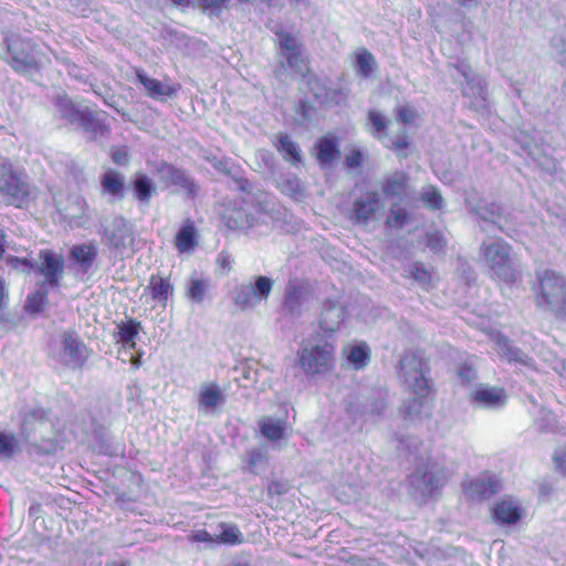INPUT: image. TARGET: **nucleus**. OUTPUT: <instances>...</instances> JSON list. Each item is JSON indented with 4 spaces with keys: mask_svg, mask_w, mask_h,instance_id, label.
I'll return each instance as SVG.
<instances>
[{
    "mask_svg": "<svg viewBox=\"0 0 566 566\" xmlns=\"http://www.w3.org/2000/svg\"><path fill=\"white\" fill-rule=\"evenodd\" d=\"M200 156L209 163L218 172L232 179L235 189L245 193V202L255 203L259 211H265L269 203L270 193L253 185L243 176L242 168L234 164L230 158L220 156L210 149H201Z\"/></svg>",
    "mask_w": 566,
    "mask_h": 566,
    "instance_id": "f257e3e1",
    "label": "nucleus"
},
{
    "mask_svg": "<svg viewBox=\"0 0 566 566\" xmlns=\"http://www.w3.org/2000/svg\"><path fill=\"white\" fill-rule=\"evenodd\" d=\"M297 361L307 376L329 374L336 366V346L321 336L308 339L297 350Z\"/></svg>",
    "mask_w": 566,
    "mask_h": 566,
    "instance_id": "f03ea898",
    "label": "nucleus"
},
{
    "mask_svg": "<svg viewBox=\"0 0 566 566\" xmlns=\"http://www.w3.org/2000/svg\"><path fill=\"white\" fill-rule=\"evenodd\" d=\"M511 245L501 238H494L483 241L480 252L493 275L504 283H515L520 281L522 266L515 256L511 253Z\"/></svg>",
    "mask_w": 566,
    "mask_h": 566,
    "instance_id": "7ed1b4c3",
    "label": "nucleus"
},
{
    "mask_svg": "<svg viewBox=\"0 0 566 566\" xmlns=\"http://www.w3.org/2000/svg\"><path fill=\"white\" fill-rule=\"evenodd\" d=\"M32 186L28 175L8 160H0V203L17 208L30 201Z\"/></svg>",
    "mask_w": 566,
    "mask_h": 566,
    "instance_id": "20e7f679",
    "label": "nucleus"
},
{
    "mask_svg": "<svg viewBox=\"0 0 566 566\" xmlns=\"http://www.w3.org/2000/svg\"><path fill=\"white\" fill-rule=\"evenodd\" d=\"M101 226L106 245L109 249L123 252L132 248L135 238L133 229L126 219L119 216L104 218L101 220Z\"/></svg>",
    "mask_w": 566,
    "mask_h": 566,
    "instance_id": "39448f33",
    "label": "nucleus"
},
{
    "mask_svg": "<svg viewBox=\"0 0 566 566\" xmlns=\"http://www.w3.org/2000/svg\"><path fill=\"white\" fill-rule=\"evenodd\" d=\"M34 264V273L42 275L45 283H59L66 266L63 253L53 249H41Z\"/></svg>",
    "mask_w": 566,
    "mask_h": 566,
    "instance_id": "423d86ee",
    "label": "nucleus"
},
{
    "mask_svg": "<svg viewBox=\"0 0 566 566\" xmlns=\"http://www.w3.org/2000/svg\"><path fill=\"white\" fill-rule=\"evenodd\" d=\"M7 49L10 55L11 66L21 73H28L38 69L33 48L30 41L18 35L7 38Z\"/></svg>",
    "mask_w": 566,
    "mask_h": 566,
    "instance_id": "0eeeda50",
    "label": "nucleus"
},
{
    "mask_svg": "<svg viewBox=\"0 0 566 566\" xmlns=\"http://www.w3.org/2000/svg\"><path fill=\"white\" fill-rule=\"evenodd\" d=\"M98 251L93 243H82L73 245L67 253V268L83 280L96 261Z\"/></svg>",
    "mask_w": 566,
    "mask_h": 566,
    "instance_id": "6e6552de",
    "label": "nucleus"
},
{
    "mask_svg": "<svg viewBox=\"0 0 566 566\" xmlns=\"http://www.w3.org/2000/svg\"><path fill=\"white\" fill-rule=\"evenodd\" d=\"M412 394L415 395L407 405L401 409L405 419H410L413 416L421 413L427 399L433 400L434 392L430 385V379L422 373L417 377L412 384Z\"/></svg>",
    "mask_w": 566,
    "mask_h": 566,
    "instance_id": "1a4fd4ad",
    "label": "nucleus"
},
{
    "mask_svg": "<svg viewBox=\"0 0 566 566\" xmlns=\"http://www.w3.org/2000/svg\"><path fill=\"white\" fill-rule=\"evenodd\" d=\"M76 128H81L88 135V139L107 138L111 134V126L107 123V114L103 111H92L84 107V113Z\"/></svg>",
    "mask_w": 566,
    "mask_h": 566,
    "instance_id": "9d476101",
    "label": "nucleus"
},
{
    "mask_svg": "<svg viewBox=\"0 0 566 566\" xmlns=\"http://www.w3.org/2000/svg\"><path fill=\"white\" fill-rule=\"evenodd\" d=\"M381 208L380 195L377 191H368L354 201L350 218L358 224H367Z\"/></svg>",
    "mask_w": 566,
    "mask_h": 566,
    "instance_id": "9b49d317",
    "label": "nucleus"
},
{
    "mask_svg": "<svg viewBox=\"0 0 566 566\" xmlns=\"http://www.w3.org/2000/svg\"><path fill=\"white\" fill-rule=\"evenodd\" d=\"M159 172L164 181L181 188L188 199H193L198 196L200 186L186 170L169 164H163Z\"/></svg>",
    "mask_w": 566,
    "mask_h": 566,
    "instance_id": "f8f14e48",
    "label": "nucleus"
},
{
    "mask_svg": "<svg viewBox=\"0 0 566 566\" xmlns=\"http://www.w3.org/2000/svg\"><path fill=\"white\" fill-rule=\"evenodd\" d=\"M465 205L471 213H474L481 222L485 224L497 226L500 230V221L504 218L503 208L495 202H488L473 196L465 198Z\"/></svg>",
    "mask_w": 566,
    "mask_h": 566,
    "instance_id": "ddd939ff",
    "label": "nucleus"
},
{
    "mask_svg": "<svg viewBox=\"0 0 566 566\" xmlns=\"http://www.w3.org/2000/svg\"><path fill=\"white\" fill-rule=\"evenodd\" d=\"M500 489L501 481L497 476L483 473L481 476L471 480L464 491L470 499L483 501L494 496Z\"/></svg>",
    "mask_w": 566,
    "mask_h": 566,
    "instance_id": "4468645a",
    "label": "nucleus"
},
{
    "mask_svg": "<svg viewBox=\"0 0 566 566\" xmlns=\"http://www.w3.org/2000/svg\"><path fill=\"white\" fill-rule=\"evenodd\" d=\"M242 202L245 206H251L253 211H248L245 208H240L237 211H233L230 214H226L227 226L231 229H245L253 227L258 221V214L266 213L270 211L271 196L269 197V203L265 211H259L255 207V203L245 202L244 198H247L245 193H242Z\"/></svg>",
    "mask_w": 566,
    "mask_h": 566,
    "instance_id": "2eb2a0df",
    "label": "nucleus"
},
{
    "mask_svg": "<svg viewBox=\"0 0 566 566\" xmlns=\"http://www.w3.org/2000/svg\"><path fill=\"white\" fill-rule=\"evenodd\" d=\"M471 401L486 408L504 406L506 392L502 387L479 386L470 395Z\"/></svg>",
    "mask_w": 566,
    "mask_h": 566,
    "instance_id": "dca6fc26",
    "label": "nucleus"
},
{
    "mask_svg": "<svg viewBox=\"0 0 566 566\" xmlns=\"http://www.w3.org/2000/svg\"><path fill=\"white\" fill-rule=\"evenodd\" d=\"M63 349L69 355L70 361L74 368H82L90 356V349L84 342L73 333L63 335Z\"/></svg>",
    "mask_w": 566,
    "mask_h": 566,
    "instance_id": "f3484780",
    "label": "nucleus"
},
{
    "mask_svg": "<svg viewBox=\"0 0 566 566\" xmlns=\"http://www.w3.org/2000/svg\"><path fill=\"white\" fill-rule=\"evenodd\" d=\"M522 507L509 496L497 501L492 509V517L500 524H515L522 517Z\"/></svg>",
    "mask_w": 566,
    "mask_h": 566,
    "instance_id": "a211bd4d",
    "label": "nucleus"
},
{
    "mask_svg": "<svg viewBox=\"0 0 566 566\" xmlns=\"http://www.w3.org/2000/svg\"><path fill=\"white\" fill-rule=\"evenodd\" d=\"M410 177L402 170H396L387 175L381 182V190L386 198L402 199L409 188Z\"/></svg>",
    "mask_w": 566,
    "mask_h": 566,
    "instance_id": "6ab92c4d",
    "label": "nucleus"
},
{
    "mask_svg": "<svg viewBox=\"0 0 566 566\" xmlns=\"http://www.w3.org/2000/svg\"><path fill=\"white\" fill-rule=\"evenodd\" d=\"M342 355L355 370H360L369 364L371 350L367 343L358 342L347 344L343 348Z\"/></svg>",
    "mask_w": 566,
    "mask_h": 566,
    "instance_id": "aec40b11",
    "label": "nucleus"
},
{
    "mask_svg": "<svg viewBox=\"0 0 566 566\" xmlns=\"http://www.w3.org/2000/svg\"><path fill=\"white\" fill-rule=\"evenodd\" d=\"M54 106L59 117L75 127L78 125L85 107L75 104L65 93L55 96Z\"/></svg>",
    "mask_w": 566,
    "mask_h": 566,
    "instance_id": "412c9836",
    "label": "nucleus"
},
{
    "mask_svg": "<svg viewBox=\"0 0 566 566\" xmlns=\"http://www.w3.org/2000/svg\"><path fill=\"white\" fill-rule=\"evenodd\" d=\"M541 292L536 295L537 305L547 307L552 311L566 314V293L563 289H556L557 285H549L552 291H546L545 285H539Z\"/></svg>",
    "mask_w": 566,
    "mask_h": 566,
    "instance_id": "4be33fe9",
    "label": "nucleus"
},
{
    "mask_svg": "<svg viewBox=\"0 0 566 566\" xmlns=\"http://www.w3.org/2000/svg\"><path fill=\"white\" fill-rule=\"evenodd\" d=\"M101 187L104 195L111 196L114 200H122L125 196V177L114 169H107L101 176Z\"/></svg>",
    "mask_w": 566,
    "mask_h": 566,
    "instance_id": "5701e85b",
    "label": "nucleus"
},
{
    "mask_svg": "<svg viewBox=\"0 0 566 566\" xmlns=\"http://www.w3.org/2000/svg\"><path fill=\"white\" fill-rule=\"evenodd\" d=\"M418 472L430 493L440 492L448 481L447 470L444 468H437L436 462L431 467L423 465L418 468Z\"/></svg>",
    "mask_w": 566,
    "mask_h": 566,
    "instance_id": "b1692460",
    "label": "nucleus"
},
{
    "mask_svg": "<svg viewBox=\"0 0 566 566\" xmlns=\"http://www.w3.org/2000/svg\"><path fill=\"white\" fill-rule=\"evenodd\" d=\"M272 285H249L248 289L239 291L235 295V305L243 311L254 306L270 294Z\"/></svg>",
    "mask_w": 566,
    "mask_h": 566,
    "instance_id": "393cba45",
    "label": "nucleus"
},
{
    "mask_svg": "<svg viewBox=\"0 0 566 566\" xmlns=\"http://www.w3.org/2000/svg\"><path fill=\"white\" fill-rule=\"evenodd\" d=\"M316 159L322 168H329L339 157L340 151L335 138L322 137L315 145Z\"/></svg>",
    "mask_w": 566,
    "mask_h": 566,
    "instance_id": "a878e982",
    "label": "nucleus"
},
{
    "mask_svg": "<svg viewBox=\"0 0 566 566\" xmlns=\"http://www.w3.org/2000/svg\"><path fill=\"white\" fill-rule=\"evenodd\" d=\"M345 308L336 303H327L322 311L319 326L324 332L337 331L345 319Z\"/></svg>",
    "mask_w": 566,
    "mask_h": 566,
    "instance_id": "bb28decb",
    "label": "nucleus"
},
{
    "mask_svg": "<svg viewBox=\"0 0 566 566\" xmlns=\"http://www.w3.org/2000/svg\"><path fill=\"white\" fill-rule=\"evenodd\" d=\"M276 149L284 160L291 165L297 166L302 163L303 157L301 148L289 135L280 134L277 136Z\"/></svg>",
    "mask_w": 566,
    "mask_h": 566,
    "instance_id": "cd10ccee",
    "label": "nucleus"
},
{
    "mask_svg": "<svg viewBox=\"0 0 566 566\" xmlns=\"http://www.w3.org/2000/svg\"><path fill=\"white\" fill-rule=\"evenodd\" d=\"M137 78L153 98L174 96L177 88L147 76L143 71H137Z\"/></svg>",
    "mask_w": 566,
    "mask_h": 566,
    "instance_id": "c85d7f7f",
    "label": "nucleus"
},
{
    "mask_svg": "<svg viewBox=\"0 0 566 566\" xmlns=\"http://www.w3.org/2000/svg\"><path fill=\"white\" fill-rule=\"evenodd\" d=\"M197 245V230L192 220L187 219L176 235L179 252H189Z\"/></svg>",
    "mask_w": 566,
    "mask_h": 566,
    "instance_id": "c756f323",
    "label": "nucleus"
},
{
    "mask_svg": "<svg viewBox=\"0 0 566 566\" xmlns=\"http://www.w3.org/2000/svg\"><path fill=\"white\" fill-rule=\"evenodd\" d=\"M133 190L137 200L148 203L154 193H156V185L144 174H136L133 180Z\"/></svg>",
    "mask_w": 566,
    "mask_h": 566,
    "instance_id": "7c9ffc66",
    "label": "nucleus"
},
{
    "mask_svg": "<svg viewBox=\"0 0 566 566\" xmlns=\"http://www.w3.org/2000/svg\"><path fill=\"white\" fill-rule=\"evenodd\" d=\"M221 532L214 535V544L239 545L244 542L243 534L235 524L222 522L219 524Z\"/></svg>",
    "mask_w": 566,
    "mask_h": 566,
    "instance_id": "2f4dec72",
    "label": "nucleus"
},
{
    "mask_svg": "<svg viewBox=\"0 0 566 566\" xmlns=\"http://www.w3.org/2000/svg\"><path fill=\"white\" fill-rule=\"evenodd\" d=\"M261 433L271 441H277L283 438L285 423L283 420H274L271 417H263L260 420Z\"/></svg>",
    "mask_w": 566,
    "mask_h": 566,
    "instance_id": "473e14b6",
    "label": "nucleus"
},
{
    "mask_svg": "<svg viewBox=\"0 0 566 566\" xmlns=\"http://www.w3.org/2000/svg\"><path fill=\"white\" fill-rule=\"evenodd\" d=\"M118 342L124 345L135 347V338L139 334L140 323L136 319H128L117 325Z\"/></svg>",
    "mask_w": 566,
    "mask_h": 566,
    "instance_id": "72a5a7b5",
    "label": "nucleus"
},
{
    "mask_svg": "<svg viewBox=\"0 0 566 566\" xmlns=\"http://www.w3.org/2000/svg\"><path fill=\"white\" fill-rule=\"evenodd\" d=\"M223 401V396L217 384H209L200 392V405L203 408H213Z\"/></svg>",
    "mask_w": 566,
    "mask_h": 566,
    "instance_id": "f704fd0d",
    "label": "nucleus"
},
{
    "mask_svg": "<svg viewBox=\"0 0 566 566\" xmlns=\"http://www.w3.org/2000/svg\"><path fill=\"white\" fill-rule=\"evenodd\" d=\"M349 95V87L346 85H339L336 87H332L328 85L326 97H324L322 105L323 106H336L345 103Z\"/></svg>",
    "mask_w": 566,
    "mask_h": 566,
    "instance_id": "c9c22d12",
    "label": "nucleus"
},
{
    "mask_svg": "<svg viewBox=\"0 0 566 566\" xmlns=\"http://www.w3.org/2000/svg\"><path fill=\"white\" fill-rule=\"evenodd\" d=\"M328 85L329 81L327 78H321L317 75H310L307 78L308 92L319 105H322L324 97H326Z\"/></svg>",
    "mask_w": 566,
    "mask_h": 566,
    "instance_id": "e433bc0d",
    "label": "nucleus"
},
{
    "mask_svg": "<svg viewBox=\"0 0 566 566\" xmlns=\"http://www.w3.org/2000/svg\"><path fill=\"white\" fill-rule=\"evenodd\" d=\"M279 187L283 193L293 198H300L304 193L301 180L293 175L282 177L279 180Z\"/></svg>",
    "mask_w": 566,
    "mask_h": 566,
    "instance_id": "4c0bfd02",
    "label": "nucleus"
},
{
    "mask_svg": "<svg viewBox=\"0 0 566 566\" xmlns=\"http://www.w3.org/2000/svg\"><path fill=\"white\" fill-rule=\"evenodd\" d=\"M48 304V290L41 289L28 297L25 311L32 315L42 313Z\"/></svg>",
    "mask_w": 566,
    "mask_h": 566,
    "instance_id": "58836bf2",
    "label": "nucleus"
},
{
    "mask_svg": "<svg viewBox=\"0 0 566 566\" xmlns=\"http://www.w3.org/2000/svg\"><path fill=\"white\" fill-rule=\"evenodd\" d=\"M376 66V60L374 55L368 52L367 50H364L359 54H357L356 57V72L367 78L371 75L374 67Z\"/></svg>",
    "mask_w": 566,
    "mask_h": 566,
    "instance_id": "ea45409f",
    "label": "nucleus"
},
{
    "mask_svg": "<svg viewBox=\"0 0 566 566\" xmlns=\"http://www.w3.org/2000/svg\"><path fill=\"white\" fill-rule=\"evenodd\" d=\"M463 94L485 101L488 91L484 80L476 75L469 78L467 85L463 87Z\"/></svg>",
    "mask_w": 566,
    "mask_h": 566,
    "instance_id": "a19ab883",
    "label": "nucleus"
},
{
    "mask_svg": "<svg viewBox=\"0 0 566 566\" xmlns=\"http://www.w3.org/2000/svg\"><path fill=\"white\" fill-rule=\"evenodd\" d=\"M368 123L371 126L370 133L377 138H381L386 135V130L389 124V119L377 111L368 112Z\"/></svg>",
    "mask_w": 566,
    "mask_h": 566,
    "instance_id": "79ce46f5",
    "label": "nucleus"
},
{
    "mask_svg": "<svg viewBox=\"0 0 566 566\" xmlns=\"http://www.w3.org/2000/svg\"><path fill=\"white\" fill-rule=\"evenodd\" d=\"M281 55L284 56L290 52H294L298 49H302L303 44L291 33L281 31L276 33Z\"/></svg>",
    "mask_w": 566,
    "mask_h": 566,
    "instance_id": "37998d69",
    "label": "nucleus"
},
{
    "mask_svg": "<svg viewBox=\"0 0 566 566\" xmlns=\"http://www.w3.org/2000/svg\"><path fill=\"white\" fill-rule=\"evenodd\" d=\"M551 45L556 61L566 66V30L553 36Z\"/></svg>",
    "mask_w": 566,
    "mask_h": 566,
    "instance_id": "c03bdc74",
    "label": "nucleus"
},
{
    "mask_svg": "<svg viewBox=\"0 0 566 566\" xmlns=\"http://www.w3.org/2000/svg\"><path fill=\"white\" fill-rule=\"evenodd\" d=\"M286 65L295 73L303 74L307 70L303 54V48L294 52H290L283 56Z\"/></svg>",
    "mask_w": 566,
    "mask_h": 566,
    "instance_id": "a18cd8bd",
    "label": "nucleus"
},
{
    "mask_svg": "<svg viewBox=\"0 0 566 566\" xmlns=\"http://www.w3.org/2000/svg\"><path fill=\"white\" fill-rule=\"evenodd\" d=\"M421 199L432 209L439 210L443 206V198L436 187H427L421 192Z\"/></svg>",
    "mask_w": 566,
    "mask_h": 566,
    "instance_id": "49530a36",
    "label": "nucleus"
},
{
    "mask_svg": "<svg viewBox=\"0 0 566 566\" xmlns=\"http://www.w3.org/2000/svg\"><path fill=\"white\" fill-rule=\"evenodd\" d=\"M7 264L17 271L23 273L34 272V256L19 258V256H9L7 259Z\"/></svg>",
    "mask_w": 566,
    "mask_h": 566,
    "instance_id": "de8ad7c7",
    "label": "nucleus"
},
{
    "mask_svg": "<svg viewBox=\"0 0 566 566\" xmlns=\"http://www.w3.org/2000/svg\"><path fill=\"white\" fill-rule=\"evenodd\" d=\"M408 222V212L406 209L394 205L387 217V224L392 228H402Z\"/></svg>",
    "mask_w": 566,
    "mask_h": 566,
    "instance_id": "09e8293b",
    "label": "nucleus"
},
{
    "mask_svg": "<svg viewBox=\"0 0 566 566\" xmlns=\"http://www.w3.org/2000/svg\"><path fill=\"white\" fill-rule=\"evenodd\" d=\"M303 300L304 292L302 291V285H292L286 293L284 306L290 311H294L302 304Z\"/></svg>",
    "mask_w": 566,
    "mask_h": 566,
    "instance_id": "8fccbe9b",
    "label": "nucleus"
},
{
    "mask_svg": "<svg viewBox=\"0 0 566 566\" xmlns=\"http://www.w3.org/2000/svg\"><path fill=\"white\" fill-rule=\"evenodd\" d=\"M410 276L419 283H430L434 280L432 272L422 263H413L409 269Z\"/></svg>",
    "mask_w": 566,
    "mask_h": 566,
    "instance_id": "3c124183",
    "label": "nucleus"
},
{
    "mask_svg": "<svg viewBox=\"0 0 566 566\" xmlns=\"http://www.w3.org/2000/svg\"><path fill=\"white\" fill-rule=\"evenodd\" d=\"M19 450V443L11 434L0 432V454L12 457Z\"/></svg>",
    "mask_w": 566,
    "mask_h": 566,
    "instance_id": "603ef678",
    "label": "nucleus"
},
{
    "mask_svg": "<svg viewBox=\"0 0 566 566\" xmlns=\"http://www.w3.org/2000/svg\"><path fill=\"white\" fill-rule=\"evenodd\" d=\"M397 120L403 124H411L417 118L418 114L411 105H402L396 108Z\"/></svg>",
    "mask_w": 566,
    "mask_h": 566,
    "instance_id": "864d4df0",
    "label": "nucleus"
},
{
    "mask_svg": "<svg viewBox=\"0 0 566 566\" xmlns=\"http://www.w3.org/2000/svg\"><path fill=\"white\" fill-rule=\"evenodd\" d=\"M265 459H266V455L262 450H260V449L250 450L248 452V460H247L249 471L252 473H256V471H255L256 467L260 463L264 462Z\"/></svg>",
    "mask_w": 566,
    "mask_h": 566,
    "instance_id": "5fc2aeb1",
    "label": "nucleus"
},
{
    "mask_svg": "<svg viewBox=\"0 0 566 566\" xmlns=\"http://www.w3.org/2000/svg\"><path fill=\"white\" fill-rule=\"evenodd\" d=\"M171 287L172 285H147L145 293L154 298H159L165 304Z\"/></svg>",
    "mask_w": 566,
    "mask_h": 566,
    "instance_id": "6e6d98bb",
    "label": "nucleus"
},
{
    "mask_svg": "<svg viewBox=\"0 0 566 566\" xmlns=\"http://www.w3.org/2000/svg\"><path fill=\"white\" fill-rule=\"evenodd\" d=\"M214 536L211 535L207 530H196L190 532L188 541L190 543H209L214 544Z\"/></svg>",
    "mask_w": 566,
    "mask_h": 566,
    "instance_id": "4d7b16f0",
    "label": "nucleus"
},
{
    "mask_svg": "<svg viewBox=\"0 0 566 566\" xmlns=\"http://www.w3.org/2000/svg\"><path fill=\"white\" fill-rule=\"evenodd\" d=\"M290 490V484L286 481L282 480H273L268 484V494L273 495H284Z\"/></svg>",
    "mask_w": 566,
    "mask_h": 566,
    "instance_id": "13d9d810",
    "label": "nucleus"
},
{
    "mask_svg": "<svg viewBox=\"0 0 566 566\" xmlns=\"http://www.w3.org/2000/svg\"><path fill=\"white\" fill-rule=\"evenodd\" d=\"M74 208H65L64 209V217L69 219H76L81 218L84 213V202L81 200V198L75 197L74 198Z\"/></svg>",
    "mask_w": 566,
    "mask_h": 566,
    "instance_id": "bf43d9fd",
    "label": "nucleus"
},
{
    "mask_svg": "<svg viewBox=\"0 0 566 566\" xmlns=\"http://www.w3.org/2000/svg\"><path fill=\"white\" fill-rule=\"evenodd\" d=\"M315 109L308 101L301 99L296 113L303 120H311Z\"/></svg>",
    "mask_w": 566,
    "mask_h": 566,
    "instance_id": "052dcab7",
    "label": "nucleus"
},
{
    "mask_svg": "<svg viewBox=\"0 0 566 566\" xmlns=\"http://www.w3.org/2000/svg\"><path fill=\"white\" fill-rule=\"evenodd\" d=\"M458 375L462 380L470 382L476 378V370L473 365L463 363L459 367Z\"/></svg>",
    "mask_w": 566,
    "mask_h": 566,
    "instance_id": "680f3d73",
    "label": "nucleus"
},
{
    "mask_svg": "<svg viewBox=\"0 0 566 566\" xmlns=\"http://www.w3.org/2000/svg\"><path fill=\"white\" fill-rule=\"evenodd\" d=\"M363 164L360 150L354 149L345 157V166L349 169L359 168Z\"/></svg>",
    "mask_w": 566,
    "mask_h": 566,
    "instance_id": "e2e57ef3",
    "label": "nucleus"
},
{
    "mask_svg": "<svg viewBox=\"0 0 566 566\" xmlns=\"http://www.w3.org/2000/svg\"><path fill=\"white\" fill-rule=\"evenodd\" d=\"M112 160L119 166H125L128 163V151L126 147L113 148L111 150Z\"/></svg>",
    "mask_w": 566,
    "mask_h": 566,
    "instance_id": "0e129e2a",
    "label": "nucleus"
},
{
    "mask_svg": "<svg viewBox=\"0 0 566 566\" xmlns=\"http://www.w3.org/2000/svg\"><path fill=\"white\" fill-rule=\"evenodd\" d=\"M444 245V240L438 232L427 234V247L432 251H440Z\"/></svg>",
    "mask_w": 566,
    "mask_h": 566,
    "instance_id": "69168bd1",
    "label": "nucleus"
},
{
    "mask_svg": "<svg viewBox=\"0 0 566 566\" xmlns=\"http://www.w3.org/2000/svg\"><path fill=\"white\" fill-rule=\"evenodd\" d=\"M536 274H537V279H538L539 283H547V282H551V281H557L558 280L557 273L555 271H553V270H549V269H538L536 271Z\"/></svg>",
    "mask_w": 566,
    "mask_h": 566,
    "instance_id": "338daca9",
    "label": "nucleus"
},
{
    "mask_svg": "<svg viewBox=\"0 0 566 566\" xmlns=\"http://www.w3.org/2000/svg\"><path fill=\"white\" fill-rule=\"evenodd\" d=\"M67 73L76 80H85V75L82 70L72 62H66Z\"/></svg>",
    "mask_w": 566,
    "mask_h": 566,
    "instance_id": "774afa93",
    "label": "nucleus"
}]
</instances>
